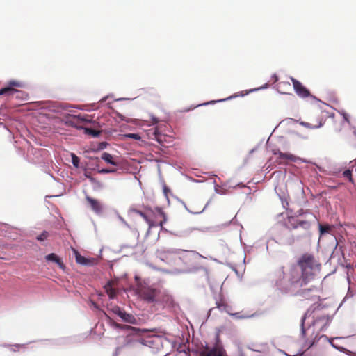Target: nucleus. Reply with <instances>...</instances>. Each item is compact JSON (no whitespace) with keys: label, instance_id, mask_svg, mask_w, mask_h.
Wrapping results in <instances>:
<instances>
[{"label":"nucleus","instance_id":"f257e3e1","mask_svg":"<svg viewBox=\"0 0 356 356\" xmlns=\"http://www.w3.org/2000/svg\"><path fill=\"white\" fill-rule=\"evenodd\" d=\"M321 270V264L312 254L305 253L297 261V266H280L274 273L273 280L282 291L298 296L300 300L318 302L319 290L315 286L304 288L314 279Z\"/></svg>","mask_w":356,"mask_h":356},{"label":"nucleus","instance_id":"f03ea898","mask_svg":"<svg viewBox=\"0 0 356 356\" xmlns=\"http://www.w3.org/2000/svg\"><path fill=\"white\" fill-rule=\"evenodd\" d=\"M136 293L143 301L147 303H154L156 301L160 291L145 283H138L136 288Z\"/></svg>","mask_w":356,"mask_h":356},{"label":"nucleus","instance_id":"7ed1b4c3","mask_svg":"<svg viewBox=\"0 0 356 356\" xmlns=\"http://www.w3.org/2000/svg\"><path fill=\"white\" fill-rule=\"evenodd\" d=\"M309 122L301 121L300 124L307 129H318L322 127L325 122L324 115L322 111H315L309 118Z\"/></svg>","mask_w":356,"mask_h":356},{"label":"nucleus","instance_id":"20e7f679","mask_svg":"<svg viewBox=\"0 0 356 356\" xmlns=\"http://www.w3.org/2000/svg\"><path fill=\"white\" fill-rule=\"evenodd\" d=\"M129 212L138 214L140 216H141L148 224L149 229H152L153 227L157 226L158 225L162 226V222L158 223L153 219V216L154 215V213L153 210L149 207H145L144 211H140L135 208H131L129 209Z\"/></svg>","mask_w":356,"mask_h":356},{"label":"nucleus","instance_id":"39448f33","mask_svg":"<svg viewBox=\"0 0 356 356\" xmlns=\"http://www.w3.org/2000/svg\"><path fill=\"white\" fill-rule=\"evenodd\" d=\"M90 121V120L88 115H69L64 119L66 125L77 129H83L84 123L89 122Z\"/></svg>","mask_w":356,"mask_h":356},{"label":"nucleus","instance_id":"423d86ee","mask_svg":"<svg viewBox=\"0 0 356 356\" xmlns=\"http://www.w3.org/2000/svg\"><path fill=\"white\" fill-rule=\"evenodd\" d=\"M290 222V225L289 226V228L290 229H298L299 227H302L305 229V233L302 236H298L296 237L297 240H300L302 238H310L311 237V233H310V227H311V223L309 221L307 220H297L296 222Z\"/></svg>","mask_w":356,"mask_h":356},{"label":"nucleus","instance_id":"0eeeda50","mask_svg":"<svg viewBox=\"0 0 356 356\" xmlns=\"http://www.w3.org/2000/svg\"><path fill=\"white\" fill-rule=\"evenodd\" d=\"M294 90L296 93L302 98H306L312 96L310 92L299 81L291 77Z\"/></svg>","mask_w":356,"mask_h":356},{"label":"nucleus","instance_id":"6e6552de","mask_svg":"<svg viewBox=\"0 0 356 356\" xmlns=\"http://www.w3.org/2000/svg\"><path fill=\"white\" fill-rule=\"evenodd\" d=\"M216 308L222 312H225L231 316H238V313H232V307L229 305L225 300L222 298L221 294H219L218 298L216 300Z\"/></svg>","mask_w":356,"mask_h":356},{"label":"nucleus","instance_id":"1a4fd4ad","mask_svg":"<svg viewBox=\"0 0 356 356\" xmlns=\"http://www.w3.org/2000/svg\"><path fill=\"white\" fill-rule=\"evenodd\" d=\"M314 325L320 327L321 330H324L330 323V318L327 314H322L314 316Z\"/></svg>","mask_w":356,"mask_h":356},{"label":"nucleus","instance_id":"9d476101","mask_svg":"<svg viewBox=\"0 0 356 356\" xmlns=\"http://www.w3.org/2000/svg\"><path fill=\"white\" fill-rule=\"evenodd\" d=\"M21 83L16 81H11L7 87L3 88L0 90V95H13L14 93L18 92L15 89V87H21Z\"/></svg>","mask_w":356,"mask_h":356},{"label":"nucleus","instance_id":"9b49d317","mask_svg":"<svg viewBox=\"0 0 356 356\" xmlns=\"http://www.w3.org/2000/svg\"><path fill=\"white\" fill-rule=\"evenodd\" d=\"M86 200L90 204V208L94 212H95L96 213H102L103 207L99 200L92 198L88 195L86 197Z\"/></svg>","mask_w":356,"mask_h":356},{"label":"nucleus","instance_id":"f8f14e48","mask_svg":"<svg viewBox=\"0 0 356 356\" xmlns=\"http://www.w3.org/2000/svg\"><path fill=\"white\" fill-rule=\"evenodd\" d=\"M45 259L49 261L55 262L60 268L64 269L65 266L60 259V258L55 253H51L45 257Z\"/></svg>","mask_w":356,"mask_h":356},{"label":"nucleus","instance_id":"ddd939ff","mask_svg":"<svg viewBox=\"0 0 356 356\" xmlns=\"http://www.w3.org/2000/svg\"><path fill=\"white\" fill-rule=\"evenodd\" d=\"M74 254L76 263L84 266H90L92 264V261L90 259L81 255L78 251L74 250Z\"/></svg>","mask_w":356,"mask_h":356},{"label":"nucleus","instance_id":"4468645a","mask_svg":"<svg viewBox=\"0 0 356 356\" xmlns=\"http://www.w3.org/2000/svg\"><path fill=\"white\" fill-rule=\"evenodd\" d=\"M105 291L111 299H113L118 294V291L113 286V282H108L104 286Z\"/></svg>","mask_w":356,"mask_h":356},{"label":"nucleus","instance_id":"2eb2a0df","mask_svg":"<svg viewBox=\"0 0 356 356\" xmlns=\"http://www.w3.org/2000/svg\"><path fill=\"white\" fill-rule=\"evenodd\" d=\"M273 154L275 155H278V158L280 159H286L291 161H296V157L294 155L288 153H283L280 150H274Z\"/></svg>","mask_w":356,"mask_h":356},{"label":"nucleus","instance_id":"dca6fc26","mask_svg":"<svg viewBox=\"0 0 356 356\" xmlns=\"http://www.w3.org/2000/svg\"><path fill=\"white\" fill-rule=\"evenodd\" d=\"M124 322L130 323V324H136V319L134 315L131 314H128L126 312H123L120 316Z\"/></svg>","mask_w":356,"mask_h":356},{"label":"nucleus","instance_id":"f3484780","mask_svg":"<svg viewBox=\"0 0 356 356\" xmlns=\"http://www.w3.org/2000/svg\"><path fill=\"white\" fill-rule=\"evenodd\" d=\"M159 133L158 127H153L147 131V136L149 139L156 140Z\"/></svg>","mask_w":356,"mask_h":356},{"label":"nucleus","instance_id":"a211bd4d","mask_svg":"<svg viewBox=\"0 0 356 356\" xmlns=\"http://www.w3.org/2000/svg\"><path fill=\"white\" fill-rule=\"evenodd\" d=\"M102 159L108 163L112 164L113 165H117V163L113 160L112 155L109 153L104 152L102 155Z\"/></svg>","mask_w":356,"mask_h":356},{"label":"nucleus","instance_id":"6ab92c4d","mask_svg":"<svg viewBox=\"0 0 356 356\" xmlns=\"http://www.w3.org/2000/svg\"><path fill=\"white\" fill-rule=\"evenodd\" d=\"M332 226L330 225H321L319 224V232L320 235L325 234L326 233H330V232L332 230Z\"/></svg>","mask_w":356,"mask_h":356},{"label":"nucleus","instance_id":"aec40b11","mask_svg":"<svg viewBox=\"0 0 356 356\" xmlns=\"http://www.w3.org/2000/svg\"><path fill=\"white\" fill-rule=\"evenodd\" d=\"M71 157H72V164L74 165V166L75 168H79V162H80L79 158L74 153H71Z\"/></svg>","mask_w":356,"mask_h":356},{"label":"nucleus","instance_id":"412c9836","mask_svg":"<svg viewBox=\"0 0 356 356\" xmlns=\"http://www.w3.org/2000/svg\"><path fill=\"white\" fill-rule=\"evenodd\" d=\"M165 139L166 136L160 132L157 136L156 141H157L160 145H164V142L165 141Z\"/></svg>","mask_w":356,"mask_h":356},{"label":"nucleus","instance_id":"4be33fe9","mask_svg":"<svg viewBox=\"0 0 356 356\" xmlns=\"http://www.w3.org/2000/svg\"><path fill=\"white\" fill-rule=\"evenodd\" d=\"M344 177L348 179L349 181L353 183V179L352 177V172L350 170H346L343 172Z\"/></svg>","mask_w":356,"mask_h":356},{"label":"nucleus","instance_id":"5701e85b","mask_svg":"<svg viewBox=\"0 0 356 356\" xmlns=\"http://www.w3.org/2000/svg\"><path fill=\"white\" fill-rule=\"evenodd\" d=\"M305 316L302 319V334L304 338H306L307 337V332L309 331L311 327H308L307 330L304 328V321H305Z\"/></svg>","mask_w":356,"mask_h":356},{"label":"nucleus","instance_id":"b1692460","mask_svg":"<svg viewBox=\"0 0 356 356\" xmlns=\"http://www.w3.org/2000/svg\"><path fill=\"white\" fill-rule=\"evenodd\" d=\"M112 312L117 314L118 316H120L121 314H122L124 311L122 310L118 306H115L112 308Z\"/></svg>","mask_w":356,"mask_h":356},{"label":"nucleus","instance_id":"393cba45","mask_svg":"<svg viewBox=\"0 0 356 356\" xmlns=\"http://www.w3.org/2000/svg\"><path fill=\"white\" fill-rule=\"evenodd\" d=\"M85 132L92 135V136H97L99 134V132L96 130L88 128L85 129Z\"/></svg>","mask_w":356,"mask_h":356},{"label":"nucleus","instance_id":"a878e982","mask_svg":"<svg viewBox=\"0 0 356 356\" xmlns=\"http://www.w3.org/2000/svg\"><path fill=\"white\" fill-rule=\"evenodd\" d=\"M126 138L134 139V140H140V136L138 134H128L125 135Z\"/></svg>","mask_w":356,"mask_h":356},{"label":"nucleus","instance_id":"bb28decb","mask_svg":"<svg viewBox=\"0 0 356 356\" xmlns=\"http://www.w3.org/2000/svg\"><path fill=\"white\" fill-rule=\"evenodd\" d=\"M200 356H216V350H211L208 353L202 352Z\"/></svg>","mask_w":356,"mask_h":356},{"label":"nucleus","instance_id":"cd10ccee","mask_svg":"<svg viewBox=\"0 0 356 356\" xmlns=\"http://www.w3.org/2000/svg\"><path fill=\"white\" fill-rule=\"evenodd\" d=\"M48 236V233L47 232H44L43 233H42L40 235H39L38 237H37V239L38 241H44V239H46Z\"/></svg>","mask_w":356,"mask_h":356},{"label":"nucleus","instance_id":"c85d7f7f","mask_svg":"<svg viewBox=\"0 0 356 356\" xmlns=\"http://www.w3.org/2000/svg\"><path fill=\"white\" fill-rule=\"evenodd\" d=\"M115 172V169H102L101 170H99V172L103 173V174L113 173Z\"/></svg>","mask_w":356,"mask_h":356},{"label":"nucleus","instance_id":"c756f323","mask_svg":"<svg viewBox=\"0 0 356 356\" xmlns=\"http://www.w3.org/2000/svg\"><path fill=\"white\" fill-rule=\"evenodd\" d=\"M90 180H91V181L92 183L97 184V186H98L99 187H102V183L98 181H96L94 178H90Z\"/></svg>","mask_w":356,"mask_h":356},{"label":"nucleus","instance_id":"7c9ffc66","mask_svg":"<svg viewBox=\"0 0 356 356\" xmlns=\"http://www.w3.org/2000/svg\"><path fill=\"white\" fill-rule=\"evenodd\" d=\"M114 325H115V327L120 328V329H122L124 327V325L119 324V323H115Z\"/></svg>","mask_w":356,"mask_h":356},{"label":"nucleus","instance_id":"2f4dec72","mask_svg":"<svg viewBox=\"0 0 356 356\" xmlns=\"http://www.w3.org/2000/svg\"><path fill=\"white\" fill-rule=\"evenodd\" d=\"M152 120L153 124H157L159 122V120L155 117H153L152 118Z\"/></svg>","mask_w":356,"mask_h":356},{"label":"nucleus","instance_id":"473e14b6","mask_svg":"<svg viewBox=\"0 0 356 356\" xmlns=\"http://www.w3.org/2000/svg\"><path fill=\"white\" fill-rule=\"evenodd\" d=\"M343 116H344L345 120H346L347 122H348V118H347L346 115H345V114H344V115H343Z\"/></svg>","mask_w":356,"mask_h":356}]
</instances>
